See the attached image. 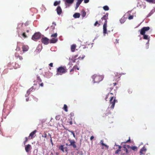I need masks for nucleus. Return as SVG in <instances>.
I'll list each match as a JSON object with an SVG mask.
<instances>
[{
	"instance_id": "1",
	"label": "nucleus",
	"mask_w": 155,
	"mask_h": 155,
	"mask_svg": "<svg viewBox=\"0 0 155 155\" xmlns=\"http://www.w3.org/2000/svg\"><path fill=\"white\" fill-rule=\"evenodd\" d=\"M150 27H144L141 29L140 32V34L143 35V39L148 40V42L146 43V44L148 45V47L147 48H148L150 37L148 35H145V34L146 32L149 30L150 29Z\"/></svg>"
},
{
	"instance_id": "2",
	"label": "nucleus",
	"mask_w": 155,
	"mask_h": 155,
	"mask_svg": "<svg viewBox=\"0 0 155 155\" xmlns=\"http://www.w3.org/2000/svg\"><path fill=\"white\" fill-rule=\"evenodd\" d=\"M108 19V14H106L104 15L101 18L102 20L104 19L105 20V22L104 23L103 26V33L104 36H105V34L107 33V19Z\"/></svg>"
},
{
	"instance_id": "3",
	"label": "nucleus",
	"mask_w": 155,
	"mask_h": 155,
	"mask_svg": "<svg viewBox=\"0 0 155 155\" xmlns=\"http://www.w3.org/2000/svg\"><path fill=\"white\" fill-rule=\"evenodd\" d=\"M112 94V93L108 94L105 98V100L106 101H107V99L108 98V97H110V104H111V107L113 109L114 107L116 101L115 98L110 95Z\"/></svg>"
},
{
	"instance_id": "4",
	"label": "nucleus",
	"mask_w": 155,
	"mask_h": 155,
	"mask_svg": "<svg viewBox=\"0 0 155 155\" xmlns=\"http://www.w3.org/2000/svg\"><path fill=\"white\" fill-rule=\"evenodd\" d=\"M92 78L93 79V81L94 83H97L101 81L103 79V76L94 74Z\"/></svg>"
},
{
	"instance_id": "5",
	"label": "nucleus",
	"mask_w": 155,
	"mask_h": 155,
	"mask_svg": "<svg viewBox=\"0 0 155 155\" xmlns=\"http://www.w3.org/2000/svg\"><path fill=\"white\" fill-rule=\"evenodd\" d=\"M67 72L65 67H60L58 68L56 75H61Z\"/></svg>"
},
{
	"instance_id": "6",
	"label": "nucleus",
	"mask_w": 155,
	"mask_h": 155,
	"mask_svg": "<svg viewBox=\"0 0 155 155\" xmlns=\"http://www.w3.org/2000/svg\"><path fill=\"white\" fill-rule=\"evenodd\" d=\"M58 34L57 33L52 34L51 35V38L50 40V43H56L58 41V39L57 38Z\"/></svg>"
},
{
	"instance_id": "7",
	"label": "nucleus",
	"mask_w": 155,
	"mask_h": 155,
	"mask_svg": "<svg viewBox=\"0 0 155 155\" xmlns=\"http://www.w3.org/2000/svg\"><path fill=\"white\" fill-rule=\"evenodd\" d=\"M40 34L39 33H35L32 37V39L34 41L39 39L40 37Z\"/></svg>"
},
{
	"instance_id": "8",
	"label": "nucleus",
	"mask_w": 155,
	"mask_h": 155,
	"mask_svg": "<svg viewBox=\"0 0 155 155\" xmlns=\"http://www.w3.org/2000/svg\"><path fill=\"white\" fill-rule=\"evenodd\" d=\"M49 39L47 38L43 37L42 38L41 41V42L45 45H47L49 43Z\"/></svg>"
},
{
	"instance_id": "9",
	"label": "nucleus",
	"mask_w": 155,
	"mask_h": 155,
	"mask_svg": "<svg viewBox=\"0 0 155 155\" xmlns=\"http://www.w3.org/2000/svg\"><path fill=\"white\" fill-rule=\"evenodd\" d=\"M68 140L70 143V144L69 145V146H72L74 148H76L77 146L75 144V142L74 140L69 139Z\"/></svg>"
},
{
	"instance_id": "10",
	"label": "nucleus",
	"mask_w": 155,
	"mask_h": 155,
	"mask_svg": "<svg viewBox=\"0 0 155 155\" xmlns=\"http://www.w3.org/2000/svg\"><path fill=\"white\" fill-rule=\"evenodd\" d=\"M31 149V146L29 144H28L25 146V150L26 152H28Z\"/></svg>"
},
{
	"instance_id": "11",
	"label": "nucleus",
	"mask_w": 155,
	"mask_h": 155,
	"mask_svg": "<svg viewBox=\"0 0 155 155\" xmlns=\"http://www.w3.org/2000/svg\"><path fill=\"white\" fill-rule=\"evenodd\" d=\"M146 150V148H145L144 147H143V148H142L140 150V155L144 154L145 153Z\"/></svg>"
},
{
	"instance_id": "12",
	"label": "nucleus",
	"mask_w": 155,
	"mask_h": 155,
	"mask_svg": "<svg viewBox=\"0 0 155 155\" xmlns=\"http://www.w3.org/2000/svg\"><path fill=\"white\" fill-rule=\"evenodd\" d=\"M36 133V131L35 130L31 133L29 135V138H30V139L33 138V135Z\"/></svg>"
},
{
	"instance_id": "13",
	"label": "nucleus",
	"mask_w": 155,
	"mask_h": 155,
	"mask_svg": "<svg viewBox=\"0 0 155 155\" xmlns=\"http://www.w3.org/2000/svg\"><path fill=\"white\" fill-rule=\"evenodd\" d=\"M22 50L23 51H28V46L24 45L22 46Z\"/></svg>"
},
{
	"instance_id": "14",
	"label": "nucleus",
	"mask_w": 155,
	"mask_h": 155,
	"mask_svg": "<svg viewBox=\"0 0 155 155\" xmlns=\"http://www.w3.org/2000/svg\"><path fill=\"white\" fill-rule=\"evenodd\" d=\"M56 10L58 14L60 15L61 13L62 10L60 7H58L57 8Z\"/></svg>"
},
{
	"instance_id": "15",
	"label": "nucleus",
	"mask_w": 155,
	"mask_h": 155,
	"mask_svg": "<svg viewBox=\"0 0 155 155\" xmlns=\"http://www.w3.org/2000/svg\"><path fill=\"white\" fill-rule=\"evenodd\" d=\"M65 1V3L66 4V3L69 4H72L74 0H63Z\"/></svg>"
},
{
	"instance_id": "16",
	"label": "nucleus",
	"mask_w": 155,
	"mask_h": 155,
	"mask_svg": "<svg viewBox=\"0 0 155 155\" xmlns=\"http://www.w3.org/2000/svg\"><path fill=\"white\" fill-rule=\"evenodd\" d=\"M80 15V13H76L74 14L73 16L74 18H79Z\"/></svg>"
},
{
	"instance_id": "17",
	"label": "nucleus",
	"mask_w": 155,
	"mask_h": 155,
	"mask_svg": "<svg viewBox=\"0 0 155 155\" xmlns=\"http://www.w3.org/2000/svg\"><path fill=\"white\" fill-rule=\"evenodd\" d=\"M76 46L75 45H73L71 46V49L72 52H74L75 51Z\"/></svg>"
},
{
	"instance_id": "18",
	"label": "nucleus",
	"mask_w": 155,
	"mask_h": 155,
	"mask_svg": "<svg viewBox=\"0 0 155 155\" xmlns=\"http://www.w3.org/2000/svg\"><path fill=\"white\" fill-rule=\"evenodd\" d=\"M126 19L124 17H122L120 20V22L121 23H123L125 21Z\"/></svg>"
},
{
	"instance_id": "19",
	"label": "nucleus",
	"mask_w": 155,
	"mask_h": 155,
	"mask_svg": "<svg viewBox=\"0 0 155 155\" xmlns=\"http://www.w3.org/2000/svg\"><path fill=\"white\" fill-rule=\"evenodd\" d=\"M100 143L102 144V145L106 147L107 148H108V146L107 145L105 144H104L103 143V140H101V142H100Z\"/></svg>"
},
{
	"instance_id": "20",
	"label": "nucleus",
	"mask_w": 155,
	"mask_h": 155,
	"mask_svg": "<svg viewBox=\"0 0 155 155\" xmlns=\"http://www.w3.org/2000/svg\"><path fill=\"white\" fill-rule=\"evenodd\" d=\"M56 23H55L53 22L52 23V25L51 26V28L52 29H54L55 28V26L56 25Z\"/></svg>"
},
{
	"instance_id": "21",
	"label": "nucleus",
	"mask_w": 155,
	"mask_h": 155,
	"mask_svg": "<svg viewBox=\"0 0 155 155\" xmlns=\"http://www.w3.org/2000/svg\"><path fill=\"white\" fill-rule=\"evenodd\" d=\"M60 2V1H59L58 2L56 1L54 3V5L55 6H57L59 4Z\"/></svg>"
},
{
	"instance_id": "22",
	"label": "nucleus",
	"mask_w": 155,
	"mask_h": 155,
	"mask_svg": "<svg viewBox=\"0 0 155 155\" xmlns=\"http://www.w3.org/2000/svg\"><path fill=\"white\" fill-rule=\"evenodd\" d=\"M86 15V12L85 11H82V16L83 17H84Z\"/></svg>"
},
{
	"instance_id": "23",
	"label": "nucleus",
	"mask_w": 155,
	"mask_h": 155,
	"mask_svg": "<svg viewBox=\"0 0 155 155\" xmlns=\"http://www.w3.org/2000/svg\"><path fill=\"white\" fill-rule=\"evenodd\" d=\"M103 9L105 11H107L109 10V7L107 6H105L103 7Z\"/></svg>"
},
{
	"instance_id": "24",
	"label": "nucleus",
	"mask_w": 155,
	"mask_h": 155,
	"mask_svg": "<svg viewBox=\"0 0 155 155\" xmlns=\"http://www.w3.org/2000/svg\"><path fill=\"white\" fill-rule=\"evenodd\" d=\"M63 108L65 111H66V112H67L68 111V110L67 109V106L66 104H64Z\"/></svg>"
},
{
	"instance_id": "25",
	"label": "nucleus",
	"mask_w": 155,
	"mask_h": 155,
	"mask_svg": "<svg viewBox=\"0 0 155 155\" xmlns=\"http://www.w3.org/2000/svg\"><path fill=\"white\" fill-rule=\"evenodd\" d=\"M59 149L61 150L63 152H64V147L63 145H61L59 147Z\"/></svg>"
},
{
	"instance_id": "26",
	"label": "nucleus",
	"mask_w": 155,
	"mask_h": 155,
	"mask_svg": "<svg viewBox=\"0 0 155 155\" xmlns=\"http://www.w3.org/2000/svg\"><path fill=\"white\" fill-rule=\"evenodd\" d=\"M130 148L133 150H135L137 149V147L136 146H133L131 147Z\"/></svg>"
},
{
	"instance_id": "27",
	"label": "nucleus",
	"mask_w": 155,
	"mask_h": 155,
	"mask_svg": "<svg viewBox=\"0 0 155 155\" xmlns=\"http://www.w3.org/2000/svg\"><path fill=\"white\" fill-rule=\"evenodd\" d=\"M76 69H77L78 70H79V68H78L77 67V66H74L73 67V70H75Z\"/></svg>"
},
{
	"instance_id": "28",
	"label": "nucleus",
	"mask_w": 155,
	"mask_h": 155,
	"mask_svg": "<svg viewBox=\"0 0 155 155\" xmlns=\"http://www.w3.org/2000/svg\"><path fill=\"white\" fill-rule=\"evenodd\" d=\"M22 35L24 38H26L27 37V36L25 35V32L23 33Z\"/></svg>"
},
{
	"instance_id": "29",
	"label": "nucleus",
	"mask_w": 155,
	"mask_h": 155,
	"mask_svg": "<svg viewBox=\"0 0 155 155\" xmlns=\"http://www.w3.org/2000/svg\"><path fill=\"white\" fill-rule=\"evenodd\" d=\"M145 0L148 2L153 3V0Z\"/></svg>"
},
{
	"instance_id": "30",
	"label": "nucleus",
	"mask_w": 155,
	"mask_h": 155,
	"mask_svg": "<svg viewBox=\"0 0 155 155\" xmlns=\"http://www.w3.org/2000/svg\"><path fill=\"white\" fill-rule=\"evenodd\" d=\"M133 18V16L132 15H130L128 17V19L129 20L132 19Z\"/></svg>"
},
{
	"instance_id": "31",
	"label": "nucleus",
	"mask_w": 155,
	"mask_h": 155,
	"mask_svg": "<svg viewBox=\"0 0 155 155\" xmlns=\"http://www.w3.org/2000/svg\"><path fill=\"white\" fill-rule=\"evenodd\" d=\"M124 150H125L126 153H128V151L127 148L125 146H124Z\"/></svg>"
},
{
	"instance_id": "32",
	"label": "nucleus",
	"mask_w": 155,
	"mask_h": 155,
	"mask_svg": "<svg viewBox=\"0 0 155 155\" xmlns=\"http://www.w3.org/2000/svg\"><path fill=\"white\" fill-rule=\"evenodd\" d=\"M124 146H125L127 149V148L128 149L130 148V147H131L130 146L128 145H125Z\"/></svg>"
},
{
	"instance_id": "33",
	"label": "nucleus",
	"mask_w": 155,
	"mask_h": 155,
	"mask_svg": "<svg viewBox=\"0 0 155 155\" xmlns=\"http://www.w3.org/2000/svg\"><path fill=\"white\" fill-rule=\"evenodd\" d=\"M120 151V150L118 149L115 152V153L116 154H117L119 153V152Z\"/></svg>"
},
{
	"instance_id": "34",
	"label": "nucleus",
	"mask_w": 155,
	"mask_h": 155,
	"mask_svg": "<svg viewBox=\"0 0 155 155\" xmlns=\"http://www.w3.org/2000/svg\"><path fill=\"white\" fill-rule=\"evenodd\" d=\"M84 3H87L89 2V0H84Z\"/></svg>"
},
{
	"instance_id": "35",
	"label": "nucleus",
	"mask_w": 155,
	"mask_h": 155,
	"mask_svg": "<svg viewBox=\"0 0 155 155\" xmlns=\"http://www.w3.org/2000/svg\"><path fill=\"white\" fill-rule=\"evenodd\" d=\"M25 141L24 142V143L25 144L26 143V142H27V141L28 140V138L27 137H25Z\"/></svg>"
},
{
	"instance_id": "36",
	"label": "nucleus",
	"mask_w": 155,
	"mask_h": 155,
	"mask_svg": "<svg viewBox=\"0 0 155 155\" xmlns=\"http://www.w3.org/2000/svg\"><path fill=\"white\" fill-rule=\"evenodd\" d=\"M82 2L81 1V0H78V2H77V3L80 4H81V3Z\"/></svg>"
},
{
	"instance_id": "37",
	"label": "nucleus",
	"mask_w": 155,
	"mask_h": 155,
	"mask_svg": "<svg viewBox=\"0 0 155 155\" xmlns=\"http://www.w3.org/2000/svg\"><path fill=\"white\" fill-rule=\"evenodd\" d=\"M98 24V22H97V21H96L95 23V24H94V26H96Z\"/></svg>"
},
{
	"instance_id": "38",
	"label": "nucleus",
	"mask_w": 155,
	"mask_h": 155,
	"mask_svg": "<svg viewBox=\"0 0 155 155\" xmlns=\"http://www.w3.org/2000/svg\"><path fill=\"white\" fill-rule=\"evenodd\" d=\"M18 57L19 58V59L20 60H22L23 58L22 57L18 56Z\"/></svg>"
},
{
	"instance_id": "39",
	"label": "nucleus",
	"mask_w": 155,
	"mask_h": 155,
	"mask_svg": "<svg viewBox=\"0 0 155 155\" xmlns=\"http://www.w3.org/2000/svg\"><path fill=\"white\" fill-rule=\"evenodd\" d=\"M42 137H44L45 138H46L47 137V135L46 134H44V135H42Z\"/></svg>"
},
{
	"instance_id": "40",
	"label": "nucleus",
	"mask_w": 155,
	"mask_h": 155,
	"mask_svg": "<svg viewBox=\"0 0 155 155\" xmlns=\"http://www.w3.org/2000/svg\"><path fill=\"white\" fill-rule=\"evenodd\" d=\"M94 138V137L93 136H91L90 137V140H92Z\"/></svg>"
},
{
	"instance_id": "41",
	"label": "nucleus",
	"mask_w": 155,
	"mask_h": 155,
	"mask_svg": "<svg viewBox=\"0 0 155 155\" xmlns=\"http://www.w3.org/2000/svg\"><path fill=\"white\" fill-rule=\"evenodd\" d=\"M49 66L51 67H52L53 66V63H50L49 64Z\"/></svg>"
},
{
	"instance_id": "42",
	"label": "nucleus",
	"mask_w": 155,
	"mask_h": 155,
	"mask_svg": "<svg viewBox=\"0 0 155 155\" xmlns=\"http://www.w3.org/2000/svg\"><path fill=\"white\" fill-rule=\"evenodd\" d=\"M80 4L77 2L76 5L78 6L79 7V5H80Z\"/></svg>"
},
{
	"instance_id": "43",
	"label": "nucleus",
	"mask_w": 155,
	"mask_h": 155,
	"mask_svg": "<svg viewBox=\"0 0 155 155\" xmlns=\"http://www.w3.org/2000/svg\"><path fill=\"white\" fill-rule=\"evenodd\" d=\"M80 4L77 2L76 5L78 6L79 7V5H80Z\"/></svg>"
},
{
	"instance_id": "44",
	"label": "nucleus",
	"mask_w": 155,
	"mask_h": 155,
	"mask_svg": "<svg viewBox=\"0 0 155 155\" xmlns=\"http://www.w3.org/2000/svg\"><path fill=\"white\" fill-rule=\"evenodd\" d=\"M151 12L147 16V17H149V16H150V15H151Z\"/></svg>"
},
{
	"instance_id": "45",
	"label": "nucleus",
	"mask_w": 155,
	"mask_h": 155,
	"mask_svg": "<svg viewBox=\"0 0 155 155\" xmlns=\"http://www.w3.org/2000/svg\"><path fill=\"white\" fill-rule=\"evenodd\" d=\"M51 140V144H53V143H52V139H51V140Z\"/></svg>"
},
{
	"instance_id": "46",
	"label": "nucleus",
	"mask_w": 155,
	"mask_h": 155,
	"mask_svg": "<svg viewBox=\"0 0 155 155\" xmlns=\"http://www.w3.org/2000/svg\"><path fill=\"white\" fill-rule=\"evenodd\" d=\"M119 147V149L120 150V149L121 148V147L120 146H118Z\"/></svg>"
},
{
	"instance_id": "47",
	"label": "nucleus",
	"mask_w": 155,
	"mask_h": 155,
	"mask_svg": "<svg viewBox=\"0 0 155 155\" xmlns=\"http://www.w3.org/2000/svg\"><path fill=\"white\" fill-rule=\"evenodd\" d=\"M78 7V6L76 5V7H75V9H77V8Z\"/></svg>"
},
{
	"instance_id": "48",
	"label": "nucleus",
	"mask_w": 155,
	"mask_h": 155,
	"mask_svg": "<svg viewBox=\"0 0 155 155\" xmlns=\"http://www.w3.org/2000/svg\"><path fill=\"white\" fill-rule=\"evenodd\" d=\"M37 78H38V80H39L40 81H41V79H40V78H39V77H38Z\"/></svg>"
},
{
	"instance_id": "49",
	"label": "nucleus",
	"mask_w": 155,
	"mask_h": 155,
	"mask_svg": "<svg viewBox=\"0 0 155 155\" xmlns=\"http://www.w3.org/2000/svg\"><path fill=\"white\" fill-rule=\"evenodd\" d=\"M40 85L42 87L43 86V83H42L41 84H40Z\"/></svg>"
},
{
	"instance_id": "50",
	"label": "nucleus",
	"mask_w": 155,
	"mask_h": 155,
	"mask_svg": "<svg viewBox=\"0 0 155 155\" xmlns=\"http://www.w3.org/2000/svg\"><path fill=\"white\" fill-rule=\"evenodd\" d=\"M73 137H74V138H75V134H74V133H73Z\"/></svg>"
},
{
	"instance_id": "51",
	"label": "nucleus",
	"mask_w": 155,
	"mask_h": 155,
	"mask_svg": "<svg viewBox=\"0 0 155 155\" xmlns=\"http://www.w3.org/2000/svg\"><path fill=\"white\" fill-rule=\"evenodd\" d=\"M146 7V6L145 5H143V8H145Z\"/></svg>"
},
{
	"instance_id": "52",
	"label": "nucleus",
	"mask_w": 155,
	"mask_h": 155,
	"mask_svg": "<svg viewBox=\"0 0 155 155\" xmlns=\"http://www.w3.org/2000/svg\"><path fill=\"white\" fill-rule=\"evenodd\" d=\"M27 94H28V95L29 93V91H28L27 92Z\"/></svg>"
},
{
	"instance_id": "53",
	"label": "nucleus",
	"mask_w": 155,
	"mask_h": 155,
	"mask_svg": "<svg viewBox=\"0 0 155 155\" xmlns=\"http://www.w3.org/2000/svg\"><path fill=\"white\" fill-rule=\"evenodd\" d=\"M153 3H155V0H153Z\"/></svg>"
},
{
	"instance_id": "54",
	"label": "nucleus",
	"mask_w": 155,
	"mask_h": 155,
	"mask_svg": "<svg viewBox=\"0 0 155 155\" xmlns=\"http://www.w3.org/2000/svg\"><path fill=\"white\" fill-rule=\"evenodd\" d=\"M26 101H28V98H26Z\"/></svg>"
},
{
	"instance_id": "55",
	"label": "nucleus",
	"mask_w": 155,
	"mask_h": 155,
	"mask_svg": "<svg viewBox=\"0 0 155 155\" xmlns=\"http://www.w3.org/2000/svg\"><path fill=\"white\" fill-rule=\"evenodd\" d=\"M85 57V56H83V57L81 58V59H83Z\"/></svg>"
},
{
	"instance_id": "56",
	"label": "nucleus",
	"mask_w": 155,
	"mask_h": 155,
	"mask_svg": "<svg viewBox=\"0 0 155 155\" xmlns=\"http://www.w3.org/2000/svg\"><path fill=\"white\" fill-rule=\"evenodd\" d=\"M71 133L72 134H73V133H74V132L72 131H71Z\"/></svg>"
},
{
	"instance_id": "57",
	"label": "nucleus",
	"mask_w": 155,
	"mask_h": 155,
	"mask_svg": "<svg viewBox=\"0 0 155 155\" xmlns=\"http://www.w3.org/2000/svg\"><path fill=\"white\" fill-rule=\"evenodd\" d=\"M71 133L72 134H73V133H74V132L72 131H71Z\"/></svg>"
},
{
	"instance_id": "58",
	"label": "nucleus",
	"mask_w": 155,
	"mask_h": 155,
	"mask_svg": "<svg viewBox=\"0 0 155 155\" xmlns=\"http://www.w3.org/2000/svg\"><path fill=\"white\" fill-rule=\"evenodd\" d=\"M130 139H129L126 142V143H127V142L128 141H130Z\"/></svg>"
},
{
	"instance_id": "59",
	"label": "nucleus",
	"mask_w": 155,
	"mask_h": 155,
	"mask_svg": "<svg viewBox=\"0 0 155 155\" xmlns=\"http://www.w3.org/2000/svg\"><path fill=\"white\" fill-rule=\"evenodd\" d=\"M49 135L50 136V138H51V135L50 134H49Z\"/></svg>"
},
{
	"instance_id": "60",
	"label": "nucleus",
	"mask_w": 155,
	"mask_h": 155,
	"mask_svg": "<svg viewBox=\"0 0 155 155\" xmlns=\"http://www.w3.org/2000/svg\"><path fill=\"white\" fill-rule=\"evenodd\" d=\"M72 124V122H70V124Z\"/></svg>"
},
{
	"instance_id": "61",
	"label": "nucleus",
	"mask_w": 155,
	"mask_h": 155,
	"mask_svg": "<svg viewBox=\"0 0 155 155\" xmlns=\"http://www.w3.org/2000/svg\"><path fill=\"white\" fill-rule=\"evenodd\" d=\"M77 57V55H76V56H75V58H76V57Z\"/></svg>"
},
{
	"instance_id": "62",
	"label": "nucleus",
	"mask_w": 155,
	"mask_h": 155,
	"mask_svg": "<svg viewBox=\"0 0 155 155\" xmlns=\"http://www.w3.org/2000/svg\"><path fill=\"white\" fill-rule=\"evenodd\" d=\"M140 6L141 8H142V7H141V5H140Z\"/></svg>"
},
{
	"instance_id": "63",
	"label": "nucleus",
	"mask_w": 155,
	"mask_h": 155,
	"mask_svg": "<svg viewBox=\"0 0 155 155\" xmlns=\"http://www.w3.org/2000/svg\"><path fill=\"white\" fill-rule=\"evenodd\" d=\"M115 146H117V144H115Z\"/></svg>"
},
{
	"instance_id": "64",
	"label": "nucleus",
	"mask_w": 155,
	"mask_h": 155,
	"mask_svg": "<svg viewBox=\"0 0 155 155\" xmlns=\"http://www.w3.org/2000/svg\"><path fill=\"white\" fill-rule=\"evenodd\" d=\"M68 6H69V5H67Z\"/></svg>"
}]
</instances>
